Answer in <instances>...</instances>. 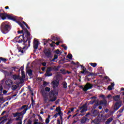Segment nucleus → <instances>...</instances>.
Segmentation results:
<instances>
[{
  "mask_svg": "<svg viewBox=\"0 0 124 124\" xmlns=\"http://www.w3.org/2000/svg\"><path fill=\"white\" fill-rule=\"evenodd\" d=\"M8 105V102H7L6 103H5L3 106L2 107V108H4L5 107V106H7Z\"/></svg>",
  "mask_w": 124,
  "mask_h": 124,
  "instance_id": "e2e57ef3",
  "label": "nucleus"
},
{
  "mask_svg": "<svg viewBox=\"0 0 124 124\" xmlns=\"http://www.w3.org/2000/svg\"><path fill=\"white\" fill-rule=\"evenodd\" d=\"M98 122H99V120H98V119H94L93 120H92V122H91L92 124H99V123H98Z\"/></svg>",
  "mask_w": 124,
  "mask_h": 124,
  "instance_id": "c85d7f7f",
  "label": "nucleus"
},
{
  "mask_svg": "<svg viewBox=\"0 0 124 124\" xmlns=\"http://www.w3.org/2000/svg\"><path fill=\"white\" fill-rule=\"evenodd\" d=\"M62 113V112H59L58 113H56L54 115V117L57 118V117H58L59 115L60 116V115H61V113Z\"/></svg>",
  "mask_w": 124,
  "mask_h": 124,
  "instance_id": "09e8293b",
  "label": "nucleus"
},
{
  "mask_svg": "<svg viewBox=\"0 0 124 124\" xmlns=\"http://www.w3.org/2000/svg\"><path fill=\"white\" fill-rule=\"evenodd\" d=\"M56 111L58 112V113H60V112H62V109H61V107H58L56 108Z\"/></svg>",
  "mask_w": 124,
  "mask_h": 124,
  "instance_id": "e433bc0d",
  "label": "nucleus"
},
{
  "mask_svg": "<svg viewBox=\"0 0 124 124\" xmlns=\"http://www.w3.org/2000/svg\"><path fill=\"white\" fill-rule=\"evenodd\" d=\"M0 30L1 32H2L4 34H6V33H8L9 31L11 30V27L10 25L7 24V22H4L1 23Z\"/></svg>",
  "mask_w": 124,
  "mask_h": 124,
  "instance_id": "f03ea898",
  "label": "nucleus"
},
{
  "mask_svg": "<svg viewBox=\"0 0 124 124\" xmlns=\"http://www.w3.org/2000/svg\"><path fill=\"white\" fill-rule=\"evenodd\" d=\"M116 111V110L115 109H114V110L113 111L112 110L109 111V113H108L105 116V118H109V117H111V115H113V114H114V113H115Z\"/></svg>",
  "mask_w": 124,
  "mask_h": 124,
  "instance_id": "2eb2a0df",
  "label": "nucleus"
},
{
  "mask_svg": "<svg viewBox=\"0 0 124 124\" xmlns=\"http://www.w3.org/2000/svg\"><path fill=\"white\" fill-rule=\"evenodd\" d=\"M19 80H20V84H24V82H25V79L24 78H19Z\"/></svg>",
  "mask_w": 124,
  "mask_h": 124,
  "instance_id": "de8ad7c7",
  "label": "nucleus"
},
{
  "mask_svg": "<svg viewBox=\"0 0 124 124\" xmlns=\"http://www.w3.org/2000/svg\"><path fill=\"white\" fill-rule=\"evenodd\" d=\"M42 94L43 96H47V93L45 91V90L42 91Z\"/></svg>",
  "mask_w": 124,
  "mask_h": 124,
  "instance_id": "ea45409f",
  "label": "nucleus"
},
{
  "mask_svg": "<svg viewBox=\"0 0 124 124\" xmlns=\"http://www.w3.org/2000/svg\"><path fill=\"white\" fill-rule=\"evenodd\" d=\"M108 91H112V90H113V88L111 86H109L108 87Z\"/></svg>",
  "mask_w": 124,
  "mask_h": 124,
  "instance_id": "052dcab7",
  "label": "nucleus"
},
{
  "mask_svg": "<svg viewBox=\"0 0 124 124\" xmlns=\"http://www.w3.org/2000/svg\"><path fill=\"white\" fill-rule=\"evenodd\" d=\"M67 58H68L69 60L72 59V54H68L67 56Z\"/></svg>",
  "mask_w": 124,
  "mask_h": 124,
  "instance_id": "8fccbe9b",
  "label": "nucleus"
},
{
  "mask_svg": "<svg viewBox=\"0 0 124 124\" xmlns=\"http://www.w3.org/2000/svg\"><path fill=\"white\" fill-rule=\"evenodd\" d=\"M96 102V100H92L89 103H88V105H90V104H91L92 105H93V103H95V102Z\"/></svg>",
  "mask_w": 124,
  "mask_h": 124,
  "instance_id": "49530a36",
  "label": "nucleus"
},
{
  "mask_svg": "<svg viewBox=\"0 0 124 124\" xmlns=\"http://www.w3.org/2000/svg\"><path fill=\"white\" fill-rule=\"evenodd\" d=\"M92 114H93V117H96V116H97L98 115L99 112H98V111H97V110H93Z\"/></svg>",
  "mask_w": 124,
  "mask_h": 124,
  "instance_id": "bb28decb",
  "label": "nucleus"
},
{
  "mask_svg": "<svg viewBox=\"0 0 124 124\" xmlns=\"http://www.w3.org/2000/svg\"><path fill=\"white\" fill-rule=\"evenodd\" d=\"M124 106H123L122 108H121L118 111V112H119V113H123V112L124 111Z\"/></svg>",
  "mask_w": 124,
  "mask_h": 124,
  "instance_id": "3c124183",
  "label": "nucleus"
},
{
  "mask_svg": "<svg viewBox=\"0 0 124 124\" xmlns=\"http://www.w3.org/2000/svg\"><path fill=\"white\" fill-rule=\"evenodd\" d=\"M62 47L64 49V50H67V46H65L64 45H62Z\"/></svg>",
  "mask_w": 124,
  "mask_h": 124,
  "instance_id": "13d9d810",
  "label": "nucleus"
},
{
  "mask_svg": "<svg viewBox=\"0 0 124 124\" xmlns=\"http://www.w3.org/2000/svg\"><path fill=\"white\" fill-rule=\"evenodd\" d=\"M113 120H114L113 117H110L105 122V124H110L111 122H113Z\"/></svg>",
  "mask_w": 124,
  "mask_h": 124,
  "instance_id": "4be33fe9",
  "label": "nucleus"
},
{
  "mask_svg": "<svg viewBox=\"0 0 124 124\" xmlns=\"http://www.w3.org/2000/svg\"><path fill=\"white\" fill-rule=\"evenodd\" d=\"M12 124V120L11 119H10L6 123V124Z\"/></svg>",
  "mask_w": 124,
  "mask_h": 124,
  "instance_id": "0e129e2a",
  "label": "nucleus"
},
{
  "mask_svg": "<svg viewBox=\"0 0 124 124\" xmlns=\"http://www.w3.org/2000/svg\"><path fill=\"white\" fill-rule=\"evenodd\" d=\"M31 104L29 106L28 105H23L21 107L17 108V111H22V110L23 109V111H25V114H26V113H27V111L31 109Z\"/></svg>",
  "mask_w": 124,
  "mask_h": 124,
  "instance_id": "39448f33",
  "label": "nucleus"
},
{
  "mask_svg": "<svg viewBox=\"0 0 124 124\" xmlns=\"http://www.w3.org/2000/svg\"><path fill=\"white\" fill-rule=\"evenodd\" d=\"M52 75H53V74L50 72H46L45 73V76L46 77H50V76H52Z\"/></svg>",
  "mask_w": 124,
  "mask_h": 124,
  "instance_id": "7c9ffc66",
  "label": "nucleus"
},
{
  "mask_svg": "<svg viewBox=\"0 0 124 124\" xmlns=\"http://www.w3.org/2000/svg\"><path fill=\"white\" fill-rule=\"evenodd\" d=\"M89 64H90V65L91 66H93V67H96V65H97V63H90Z\"/></svg>",
  "mask_w": 124,
  "mask_h": 124,
  "instance_id": "a19ab883",
  "label": "nucleus"
},
{
  "mask_svg": "<svg viewBox=\"0 0 124 124\" xmlns=\"http://www.w3.org/2000/svg\"><path fill=\"white\" fill-rule=\"evenodd\" d=\"M51 71H53V67H48L46 72H51Z\"/></svg>",
  "mask_w": 124,
  "mask_h": 124,
  "instance_id": "37998d69",
  "label": "nucleus"
},
{
  "mask_svg": "<svg viewBox=\"0 0 124 124\" xmlns=\"http://www.w3.org/2000/svg\"><path fill=\"white\" fill-rule=\"evenodd\" d=\"M85 74H90V72L89 71L87 70V68H85Z\"/></svg>",
  "mask_w": 124,
  "mask_h": 124,
  "instance_id": "bf43d9fd",
  "label": "nucleus"
},
{
  "mask_svg": "<svg viewBox=\"0 0 124 124\" xmlns=\"http://www.w3.org/2000/svg\"><path fill=\"white\" fill-rule=\"evenodd\" d=\"M63 88L64 89H66L67 88V83L66 82L64 81L62 83Z\"/></svg>",
  "mask_w": 124,
  "mask_h": 124,
  "instance_id": "f704fd0d",
  "label": "nucleus"
},
{
  "mask_svg": "<svg viewBox=\"0 0 124 124\" xmlns=\"http://www.w3.org/2000/svg\"><path fill=\"white\" fill-rule=\"evenodd\" d=\"M2 91H3V87L2 84H0V96H2Z\"/></svg>",
  "mask_w": 124,
  "mask_h": 124,
  "instance_id": "cd10ccee",
  "label": "nucleus"
},
{
  "mask_svg": "<svg viewBox=\"0 0 124 124\" xmlns=\"http://www.w3.org/2000/svg\"><path fill=\"white\" fill-rule=\"evenodd\" d=\"M122 106V102L121 101H119L118 102H117L114 107V110H118Z\"/></svg>",
  "mask_w": 124,
  "mask_h": 124,
  "instance_id": "9d476101",
  "label": "nucleus"
},
{
  "mask_svg": "<svg viewBox=\"0 0 124 124\" xmlns=\"http://www.w3.org/2000/svg\"><path fill=\"white\" fill-rule=\"evenodd\" d=\"M59 94V92H56L55 91L51 90L49 92V96L51 98L49 99V101L50 102H54L57 100V95Z\"/></svg>",
  "mask_w": 124,
  "mask_h": 124,
  "instance_id": "7ed1b4c3",
  "label": "nucleus"
},
{
  "mask_svg": "<svg viewBox=\"0 0 124 124\" xmlns=\"http://www.w3.org/2000/svg\"><path fill=\"white\" fill-rule=\"evenodd\" d=\"M94 73H91L89 74V75H88L87 76L89 77L90 76H94Z\"/></svg>",
  "mask_w": 124,
  "mask_h": 124,
  "instance_id": "338daca9",
  "label": "nucleus"
},
{
  "mask_svg": "<svg viewBox=\"0 0 124 124\" xmlns=\"http://www.w3.org/2000/svg\"><path fill=\"white\" fill-rule=\"evenodd\" d=\"M98 117V119L99 120V122H102V121H103V117H105V115L103 116V114H99Z\"/></svg>",
  "mask_w": 124,
  "mask_h": 124,
  "instance_id": "5701e85b",
  "label": "nucleus"
},
{
  "mask_svg": "<svg viewBox=\"0 0 124 124\" xmlns=\"http://www.w3.org/2000/svg\"><path fill=\"white\" fill-rule=\"evenodd\" d=\"M5 84L9 87H12L13 85V81L11 79H7L5 82Z\"/></svg>",
  "mask_w": 124,
  "mask_h": 124,
  "instance_id": "f8f14e48",
  "label": "nucleus"
},
{
  "mask_svg": "<svg viewBox=\"0 0 124 124\" xmlns=\"http://www.w3.org/2000/svg\"><path fill=\"white\" fill-rule=\"evenodd\" d=\"M17 24H18V25H19V26L21 27V28H22V29L23 30V31L25 30V29H27L26 28V27H25V26H24V25H23V24H22V23H21L20 21H16Z\"/></svg>",
  "mask_w": 124,
  "mask_h": 124,
  "instance_id": "a878e982",
  "label": "nucleus"
},
{
  "mask_svg": "<svg viewBox=\"0 0 124 124\" xmlns=\"http://www.w3.org/2000/svg\"><path fill=\"white\" fill-rule=\"evenodd\" d=\"M113 99L115 101H121V95H116L115 96H113Z\"/></svg>",
  "mask_w": 124,
  "mask_h": 124,
  "instance_id": "f3484780",
  "label": "nucleus"
},
{
  "mask_svg": "<svg viewBox=\"0 0 124 124\" xmlns=\"http://www.w3.org/2000/svg\"><path fill=\"white\" fill-rule=\"evenodd\" d=\"M8 19L9 20H12V21H14V22H16V23H17L18 21L17 20V16H8Z\"/></svg>",
  "mask_w": 124,
  "mask_h": 124,
  "instance_id": "ddd939ff",
  "label": "nucleus"
},
{
  "mask_svg": "<svg viewBox=\"0 0 124 124\" xmlns=\"http://www.w3.org/2000/svg\"><path fill=\"white\" fill-rule=\"evenodd\" d=\"M38 42L37 40L34 39V42H33V48L35 49L36 50L38 48Z\"/></svg>",
  "mask_w": 124,
  "mask_h": 124,
  "instance_id": "a211bd4d",
  "label": "nucleus"
},
{
  "mask_svg": "<svg viewBox=\"0 0 124 124\" xmlns=\"http://www.w3.org/2000/svg\"><path fill=\"white\" fill-rule=\"evenodd\" d=\"M21 75H22V78H23V79H25V78H26V75L25 74V71L23 70L21 71Z\"/></svg>",
  "mask_w": 124,
  "mask_h": 124,
  "instance_id": "c9c22d12",
  "label": "nucleus"
},
{
  "mask_svg": "<svg viewBox=\"0 0 124 124\" xmlns=\"http://www.w3.org/2000/svg\"><path fill=\"white\" fill-rule=\"evenodd\" d=\"M11 78L15 81L20 79V76H18L17 75H12Z\"/></svg>",
  "mask_w": 124,
  "mask_h": 124,
  "instance_id": "412c9836",
  "label": "nucleus"
},
{
  "mask_svg": "<svg viewBox=\"0 0 124 124\" xmlns=\"http://www.w3.org/2000/svg\"><path fill=\"white\" fill-rule=\"evenodd\" d=\"M50 91H51V88H50L49 87H46L45 88V91L46 92H50Z\"/></svg>",
  "mask_w": 124,
  "mask_h": 124,
  "instance_id": "864d4df0",
  "label": "nucleus"
},
{
  "mask_svg": "<svg viewBox=\"0 0 124 124\" xmlns=\"http://www.w3.org/2000/svg\"><path fill=\"white\" fill-rule=\"evenodd\" d=\"M0 15H1V19H2V20H5V19H6V17L8 18V16H9V15H7V14L6 13H0Z\"/></svg>",
  "mask_w": 124,
  "mask_h": 124,
  "instance_id": "6ab92c4d",
  "label": "nucleus"
},
{
  "mask_svg": "<svg viewBox=\"0 0 124 124\" xmlns=\"http://www.w3.org/2000/svg\"><path fill=\"white\" fill-rule=\"evenodd\" d=\"M7 117V116L6 115H4V116H2V117H0V121H1L0 122V124H4V122L6 121V118Z\"/></svg>",
  "mask_w": 124,
  "mask_h": 124,
  "instance_id": "dca6fc26",
  "label": "nucleus"
},
{
  "mask_svg": "<svg viewBox=\"0 0 124 124\" xmlns=\"http://www.w3.org/2000/svg\"><path fill=\"white\" fill-rule=\"evenodd\" d=\"M58 58H59V56L57 55H55L54 58L52 60H50V62H57V61H55V60H57Z\"/></svg>",
  "mask_w": 124,
  "mask_h": 124,
  "instance_id": "72a5a7b5",
  "label": "nucleus"
},
{
  "mask_svg": "<svg viewBox=\"0 0 124 124\" xmlns=\"http://www.w3.org/2000/svg\"><path fill=\"white\" fill-rule=\"evenodd\" d=\"M99 104L100 105H103L104 106H106V105H107V101L105 99L100 100L99 102Z\"/></svg>",
  "mask_w": 124,
  "mask_h": 124,
  "instance_id": "aec40b11",
  "label": "nucleus"
},
{
  "mask_svg": "<svg viewBox=\"0 0 124 124\" xmlns=\"http://www.w3.org/2000/svg\"><path fill=\"white\" fill-rule=\"evenodd\" d=\"M82 88V90L83 92H87L88 90H90V89H92L93 87V84L88 82L86 83V84L85 85L84 87H83L81 86Z\"/></svg>",
  "mask_w": 124,
  "mask_h": 124,
  "instance_id": "0eeeda50",
  "label": "nucleus"
},
{
  "mask_svg": "<svg viewBox=\"0 0 124 124\" xmlns=\"http://www.w3.org/2000/svg\"><path fill=\"white\" fill-rule=\"evenodd\" d=\"M106 79H107V83H108V82H110L111 81V79L108 78V77H106Z\"/></svg>",
  "mask_w": 124,
  "mask_h": 124,
  "instance_id": "69168bd1",
  "label": "nucleus"
},
{
  "mask_svg": "<svg viewBox=\"0 0 124 124\" xmlns=\"http://www.w3.org/2000/svg\"><path fill=\"white\" fill-rule=\"evenodd\" d=\"M31 105H32V106H33V105H34V104H35V103H34L35 101L33 100V97H31Z\"/></svg>",
  "mask_w": 124,
  "mask_h": 124,
  "instance_id": "a18cd8bd",
  "label": "nucleus"
},
{
  "mask_svg": "<svg viewBox=\"0 0 124 124\" xmlns=\"http://www.w3.org/2000/svg\"><path fill=\"white\" fill-rule=\"evenodd\" d=\"M5 76L7 77L12 76V72L5 71Z\"/></svg>",
  "mask_w": 124,
  "mask_h": 124,
  "instance_id": "393cba45",
  "label": "nucleus"
},
{
  "mask_svg": "<svg viewBox=\"0 0 124 124\" xmlns=\"http://www.w3.org/2000/svg\"><path fill=\"white\" fill-rule=\"evenodd\" d=\"M60 68L61 67L59 66H55L54 67H52V71H55V72H57V71H59V70Z\"/></svg>",
  "mask_w": 124,
  "mask_h": 124,
  "instance_id": "b1692460",
  "label": "nucleus"
},
{
  "mask_svg": "<svg viewBox=\"0 0 124 124\" xmlns=\"http://www.w3.org/2000/svg\"><path fill=\"white\" fill-rule=\"evenodd\" d=\"M26 114V111L24 110H22L21 112H17L16 113H13V116L14 118H16V117H17L19 119H22V120H23V117H24V115Z\"/></svg>",
  "mask_w": 124,
  "mask_h": 124,
  "instance_id": "20e7f679",
  "label": "nucleus"
},
{
  "mask_svg": "<svg viewBox=\"0 0 124 124\" xmlns=\"http://www.w3.org/2000/svg\"><path fill=\"white\" fill-rule=\"evenodd\" d=\"M38 117H39V120L41 121V122H43V120L42 119V117L40 116V115L38 114Z\"/></svg>",
  "mask_w": 124,
  "mask_h": 124,
  "instance_id": "4d7b16f0",
  "label": "nucleus"
},
{
  "mask_svg": "<svg viewBox=\"0 0 124 124\" xmlns=\"http://www.w3.org/2000/svg\"><path fill=\"white\" fill-rule=\"evenodd\" d=\"M27 73L30 77L32 76V71L31 70V69L28 70L27 71Z\"/></svg>",
  "mask_w": 124,
  "mask_h": 124,
  "instance_id": "2f4dec72",
  "label": "nucleus"
},
{
  "mask_svg": "<svg viewBox=\"0 0 124 124\" xmlns=\"http://www.w3.org/2000/svg\"><path fill=\"white\" fill-rule=\"evenodd\" d=\"M44 53L47 59H49V58H52V52H51V50L47 48L45 49Z\"/></svg>",
  "mask_w": 124,
  "mask_h": 124,
  "instance_id": "6e6552de",
  "label": "nucleus"
},
{
  "mask_svg": "<svg viewBox=\"0 0 124 124\" xmlns=\"http://www.w3.org/2000/svg\"><path fill=\"white\" fill-rule=\"evenodd\" d=\"M24 31V32L23 33V34L21 35V36L23 40V45H24V46H23V48L20 47L18 49V52L22 53V54L24 53V50H25V49H26L27 47L28 48V47H30V46H31V38L30 37L31 33L30 32V31H29V30H28V29H27L26 28ZM28 44L27 45V42H28Z\"/></svg>",
  "mask_w": 124,
  "mask_h": 124,
  "instance_id": "f257e3e1",
  "label": "nucleus"
},
{
  "mask_svg": "<svg viewBox=\"0 0 124 124\" xmlns=\"http://www.w3.org/2000/svg\"><path fill=\"white\" fill-rule=\"evenodd\" d=\"M17 32L18 33H23L24 34V30H21V31H17Z\"/></svg>",
  "mask_w": 124,
  "mask_h": 124,
  "instance_id": "774afa93",
  "label": "nucleus"
},
{
  "mask_svg": "<svg viewBox=\"0 0 124 124\" xmlns=\"http://www.w3.org/2000/svg\"><path fill=\"white\" fill-rule=\"evenodd\" d=\"M99 105H100V104H99V103L96 101V102H95V104H94L93 108L94 109H96V107H97V106H99Z\"/></svg>",
  "mask_w": 124,
  "mask_h": 124,
  "instance_id": "473e14b6",
  "label": "nucleus"
},
{
  "mask_svg": "<svg viewBox=\"0 0 124 124\" xmlns=\"http://www.w3.org/2000/svg\"><path fill=\"white\" fill-rule=\"evenodd\" d=\"M49 123H50V119L49 118H46V124H48Z\"/></svg>",
  "mask_w": 124,
  "mask_h": 124,
  "instance_id": "6e6d98bb",
  "label": "nucleus"
},
{
  "mask_svg": "<svg viewBox=\"0 0 124 124\" xmlns=\"http://www.w3.org/2000/svg\"><path fill=\"white\" fill-rule=\"evenodd\" d=\"M89 115H91V113H87L85 116L82 117L80 120L81 124H86V123H89L90 121V119L88 118V116H89Z\"/></svg>",
  "mask_w": 124,
  "mask_h": 124,
  "instance_id": "423d86ee",
  "label": "nucleus"
},
{
  "mask_svg": "<svg viewBox=\"0 0 124 124\" xmlns=\"http://www.w3.org/2000/svg\"><path fill=\"white\" fill-rule=\"evenodd\" d=\"M21 37H22L21 35L16 37L14 39V42H18V43H22L23 44L24 43V40Z\"/></svg>",
  "mask_w": 124,
  "mask_h": 124,
  "instance_id": "1a4fd4ad",
  "label": "nucleus"
},
{
  "mask_svg": "<svg viewBox=\"0 0 124 124\" xmlns=\"http://www.w3.org/2000/svg\"><path fill=\"white\" fill-rule=\"evenodd\" d=\"M51 39L54 40V41H59V40H60V38L55 37V36H51Z\"/></svg>",
  "mask_w": 124,
  "mask_h": 124,
  "instance_id": "c756f323",
  "label": "nucleus"
},
{
  "mask_svg": "<svg viewBox=\"0 0 124 124\" xmlns=\"http://www.w3.org/2000/svg\"><path fill=\"white\" fill-rule=\"evenodd\" d=\"M87 110V108H83V109H82L80 110V112L81 113H84V112H86Z\"/></svg>",
  "mask_w": 124,
  "mask_h": 124,
  "instance_id": "5fc2aeb1",
  "label": "nucleus"
},
{
  "mask_svg": "<svg viewBox=\"0 0 124 124\" xmlns=\"http://www.w3.org/2000/svg\"><path fill=\"white\" fill-rule=\"evenodd\" d=\"M48 85V83L46 81H44L43 82V86L44 87H46Z\"/></svg>",
  "mask_w": 124,
  "mask_h": 124,
  "instance_id": "680f3d73",
  "label": "nucleus"
},
{
  "mask_svg": "<svg viewBox=\"0 0 124 124\" xmlns=\"http://www.w3.org/2000/svg\"><path fill=\"white\" fill-rule=\"evenodd\" d=\"M12 86V90H13V91L17 90V85L13 84Z\"/></svg>",
  "mask_w": 124,
  "mask_h": 124,
  "instance_id": "79ce46f5",
  "label": "nucleus"
},
{
  "mask_svg": "<svg viewBox=\"0 0 124 124\" xmlns=\"http://www.w3.org/2000/svg\"><path fill=\"white\" fill-rule=\"evenodd\" d=\"M0 61H2V62H5L6 61H7V59L3 58L2 57H0Z\"/></svg>",
  "mask_w": 124,
  "mask_h": 124,
  "instance_id": "603ef678",
  "label": "nucleus"
},
{
  "mask_svg": "<svg viewBox=\"0 0 124 124\" xmlns=\"http://www.w3.org/2000/svg\"><path fill=\"white\" fill-rule=\"evenodd\" d=\"M55 53L60 56V55H62V52L61 51H60V49H57L56 50Z\"/></svg>",
  "mask_w": 124,
  "mask_h": 124,
  "instance_id": "58836bf2",
  "label": "nucleus"
},
{
  "mask_svg": "<svg viewBox=\"0 0 124 124\" xmlns=\"http://www.w3.org/2000/svg\"><path fill=\"white\" fill-rule=\"evenodd\" d=\"M51 84L52 85L53 89H56V88H58L59 85H60V81H58L57 80H53Z\"/></svg>",
  "mask_w": 124,
  "mask_h": 124,
  "instance_id": "9b49d317",
  "label": "nucleus"
},
{
  "mask_svg": "<svg viewBox=\"0 0 124 124\" xmlns=\"http://www.w3.org/2000/svg\"><path fill=\"white\" fill-rule=\"evenodd\" d=\"M60 43H61V41H58L57 43L52 41L51 44H49V46L52 48H55V47H56V45H55V44L57 45V46H59V45H60Z\"/></svg>",
  "mask_w": 124,
  "mask_h": 124,
  "instance_id": "4468645a",
  "label": "nucleus"
},
{
  "mask_svg": "<svg viewBox=\"0 0 124 124\" xmlns=\"http://www.w3.org/2000/svg\"><path fill=\"white\" fill-rule=\"evenodd\" d=\"M60 117V120L62 121L61 124H62V116H63V113L62 112H61L60 115H59Z\"/></svg>",
  "mask_w": 124,
  "mask_h": 124,
  "instance_id": "4c0bfd02",
  "label": "nucleus"
},
{
  "mask_svg": "<svg viewBox=\"0 0 124 124\" xmlns=\"http://www.w3.org/2000/svg\"><path fill=\"white\" fill-rule=\"evenodd\" d=\"M49 41H50V42H53V41L50 40V39H48L47 40L45 41L44 42V45H47V43L48 42H49Z\"/></svg>",
  "mask_w": 124,
  "mask_h": 124,
  "instance_id": "c03bdc74",
  "label": "nucleus"
}]
</instances>
